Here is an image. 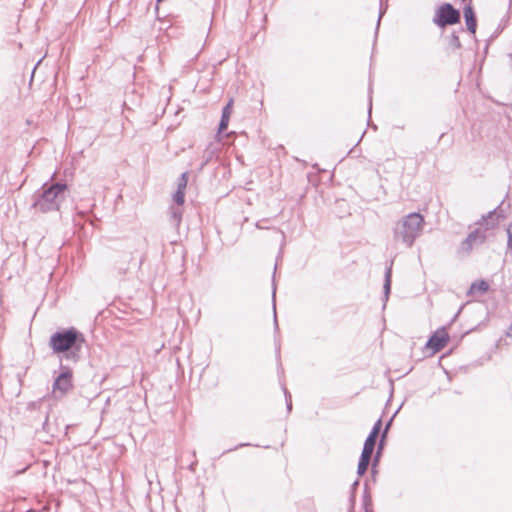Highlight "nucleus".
Returning <instances> with one entry per match:
<instances>
[{"label": "nucleus", "mask_w": 512, "mask_h": 512, "mask_svg": "<svg viewBox=\"0 0 512 512\" xmlns=\"http://www.w3.org/2000/svg\"><path fill=\"white\" fill-rule=\"evenodd\" d=\"M85 342L82 333L76 329L71 328L63 332H57L50 338V347L55 353H64L73 348L77 351L80 350L82 344Z\"/></svg>", "instance_id": "obj_1"}, {"label": "nucleus", "mask_w": 512, "mask_h": 512, "mask_svg": "<svg viewBox=\"0 0 512 512\" xmlns=\"http://www.w3.org/2000/svg\"><path fill=\"white\" fill-rule=\"evenodd\" d=\"M423 225V216L419 213H411L400 222L396 235L400 237L405 244L411 246L415 238L420 235Z\"/></svg>", "instance_id": "obj_2"}, {"label": "nucleus", "mask_w": 512, "mask_h": 512, "mask_svg": "<svg viewBox=\"0 0 512 512\" xmlns=\"http://www.w3.org/2000/svg\"><path fill=\"white\" fill-rule=\"evenodd\" d=\"M65 190L66 185H52L45 190L41 198L35 202V207L42 212L58 209L59 202L63 199Z\"/></svg>", "instance_id": "obj_3"}, {"label": "nucleus", "mask_w": 512, "mask_h": 512, "mask_svg": "<svg viewBox=\"0 0 512 512\" xmlns=\"http://www.w3.org/2000/svg\"><path fill=\"white\" fill-rule=\"evenodd\" d=\"M381 426V420H378L364 443V447L357 468V472L360 476L364 475L367 471Z\"/></svg>", "instance_id": "obj_4"}, {"label": "nucleus", "mask_w": 512, "mask_h": 512, "mask_svg": "<svg viewBox=\"0 0 512 512\" xmlns=\"http://www.w3.org/2000/svg\"><path fill=\"white\" fill-rule=\"evenodd\" d=\"M433 22L440 28L455 25L460 22V13L451 4L444 3L436 9Z\"/></svg>", "instance_id": "obj_5"}, {"label": "nucleus", "mask_w": 512, "mask_h": 512, "mask_svg": "<svg viewBox=\"0 0 512 512\" xmlns=\"http://www.w3.org/2000/svg\"><path fill=\"white\" fill-rule=\"evenodd\" d=\"M73 387V372L69 368H65L53 383L52 395L56 399L62 398L70 392Z\"/></svg>", "instance_id": "obj_6"}, {"label": "nucleus", "mask_w": 512, "mask_h": 512, "mask_svg": "<svg viewBox=\"0 0 512 512\" xmlns=\"http://www.w3.org/2000/svg\"><path fill=\"white\" fill-rule=\"evenodd\" d=\"M450 336L448 331L445 328L437 329L432 336L429 338L427 342V348L432 351V353H437L441 351L449 342Z\"/></svg>", "instance_id": "obj_7"}, {"label": "nucleus", "mask_w": 512, "mask_h": 512, "mask_svg": "<svg viewBox=\"0 0 512 512\" xmlns=\"http://www.w3.org/2000/svg\"><path fill=\"white\" fill-rule=\"evenodd\" d=\"M464 18H465L467 29L472 34H475L476 28H477V20H476L475 13H474V10H473V7L471 4H468L464 8Z\"/></svg>", "instance_id": "obj_8"}, {"label": "nucleus", "mask_w": 512, "mask_h": 512, "mask_svg": "<svg viewBox=\"0 0 512 512\" xmlns=\"http://www.w3.org/2000/svg\"><path fill=\"white\" fill-rule=\"evenodd\" d=\"M233 103H234L233 99H230L229 102L227 103V105L223 109L221 121L219 124V133L224 132L228 127L230 117L233 112Z\"/></svg>", "instance_id": "obj_9"}, {"label": "nucleus", "mask_w": 512, "mask_h": 512, "mask_svg": "<svg viewBox=\"0 0 512 512\" xmlns=\"http://www.w3.org/2000/svg\"><path fill=\"white\" fill-rule=\"evenodd\" d=\"M489 290V283L485 280H477L473 282L468 290V295L476 297L486 293Z\"/></svg>", "instance_id": "obj_10"}, {"label": "nucleus", "mask_w": 512, "mask_h": 512, "mask_svg": "<svg viewBox=\"0 0 512 512\" xmlns=\"http://www.w3.org/2000/svg\"><path fill=\"white\" fill-rule=\"evenodd\" d=\"M484 238V235H482L479 230L473 231L468 235L466 240L463 242V248L466 251H470L472 249L473 244L477 240L483 241Z\"/></svg>", "instance_id": "obj_11"}, {"label": "nucleus", "mask_w": 512, "mask_h": 512, "mask_svg": "<svg viewBox=\"0 0 512 512\" xmlns=\"http://www.w3.org/2000/svg\"><path fill=\"white\" fill-rule=\"evenodd\" d=\"M187 185V178L186 174L182 175V181L179 184L178 190L174 195V200L177 204L182 205L184 203V197H185V188Z\"/></svg>", "instance_id": "obj_12"}, {"label": "nucleus", "mask_w": 512, "mask_h": 512, "mask_svg": "<svg viewBox=\"0 0 512 512\" xmlns=\"http://www.w3.org/2000/svg\"><path fill=\"white\" fill-rule=\"evenodd\" d=\"M507 233H508V245L512 249V223L509 225Z\"/></svg>", "instance_id": "obj_13"}, {"label": "nucleus", "mask_w": 512, "mask_h": 512, "mask_svg": "<svg viewBox=\"0 0 512 512\" xmlns=\"http://www.w3.org/2000/svg\"><path fill=\"white\" fill-rule=\"evenodd\" d=\"M510 330L512 331V324H511Z\"/></svg>", "instance_id": "obj_14"}]
</instances>
